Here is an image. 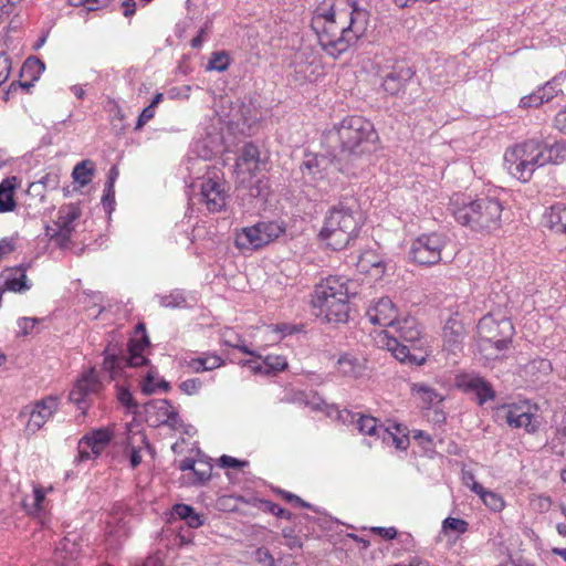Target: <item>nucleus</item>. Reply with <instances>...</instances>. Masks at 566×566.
I'll return each instance as SVG.
<instances>
[{"label":"nucleus","instance_id":"f257e3e1","mask_svg":"<svg viewBox=\"0 0 566 566\" xmlns=\"http://www.w3.org/2000/svg\"><path fill=\"white\" fill-rule=\"evenodd\" d=\"M325 139L352 170L355 161L376 150L379 135L369 119L348 115L326 132Z\"/></svg>","mask_w":566,"mask_h":566},{"label":"nucleus","instance_id":"f03ea898","mask_svg":"<svg viewBox=\"0 0 566 566\" xmlns=\"http://www.w3.org/2000/svg\"><path fill=\"white\" fill-rule=\"evenodd\" d=\"M364 223L358 199L343 196L327 210L317 237L332 250L340 251L355 242Z\"/></svg>","mask_w":566,"mask_h":566},{"label":"nucleus","instance_id":"7ed1b4c3","mask_svg":"<svg viewBox=\"0 0 566 566\" xmlns=\"http://www.w3.org/2000/svg\"><path fill=\"white\" fill-rule=\"evenodd\" d=\"M369 21V10L354 8L349 21L319 23V19H317L312 20L311 27L317 35L321 49L328 56L337 60L366 35Z\"/></svg>","mask_w":566,"mask_h":566},{"label":"nucleus","instance_id":"20e7f679","mask_svg":"<svg viewBox=\"0 0 566 566\" xmlns=\"http://www.w3.org/2000/svg\"><path fill=\"white\" fill-rule=\"evenodd\" d=\"M357 283L345 276H328L316 285L312 305L317 316L328 323H346L349 318V300L358 294Z\"/></svg>","mask_w":566,"mask_h":566},{"label":"nucleus","instance_id":"39448f33","mask_svg":"<svg viewBox=\"0 0 566 566\" xmlns=\"http://www.w3.org/2000/svg\"><path fill=\"white\" fill-rule=\"evenodd\" d=\"M391 328L396 336L387 345L392 356L409 366L423 365L429 356L428 340L418 321L412 316L398 318Z\"/></svg>","mask_w":566,"mask_h":566},{"label":"nucleus","instance_id":"423d86ee","mask_svg":"<svg viewBox=\"0 0 566 566\" xmlns=\"http://www.w3.org/2000/svg\"><path fill=\"white\" fill-rule=\"evenodd\" d=\"M504 208L495 197H479L462 205H454L453 217L461 226L475 232L492 233L502 226Z\"/></svg>","mask_w":566,"mask_h":566},{"label":"nucleus","instance_id":"0eeeda50","mask_svg":"<svg viewBox=\"0 0 566 566\" xmlns=\"http://www.w3.org/2000/svg\"><path fill=\"white\" fill-rule=\"evenodd\" d=\"M148 336L130 338L127 344V356L122 355L115 348L107 346L103 352L104 359L102 369L109 374L111 379L120 376L127 367H140L149 364V359L143 355V352L149 347Z\"/></svg>","mask_w":566,"mask_h":566},{"label":"nucleus","instance_id":"6e6552de","mask_svg":"<svg viewBox=\"0 0 566 566\" xmlns=\"http://www.w3.org/2000/svg\"><path fill=\"white\" fill-rule=\"evenodd\" d=\"M479 346L481 350L494 348L497 353L506 350L515 334L513 323L509 318L495 319L492 314L484 315L478 323Z\"/></svg>","mask_w":566,"mask_h":566},{"label":"nucleus","instance_id":"1a4fd4ad","mask_svg":"<svg viewBox=\"0 0 566 566\" xmlns=\"http://www.w3.org/2000/svg\"><path fill=\"white\" fill-rule=\"evenodd\" d=\"M331 166L342 174H352L349 166L343 160L337 158L336 149H333L328 154L304 151L302 163L300 164V170L304 178H308L311 181L317 182L324 180L328 175Z\"/></svg>","mask_w":566,"mask_h":566},{"label":"nucleus","instance_id":"9d476101","mask_svg":"<svg viewBox=\"0 0 566 566\" xmlns=\"http://www.w3.org/2000/svg\"><path fill=\"white\" fill-rule=\"evenodd\" d=\"M285 232V229L274 221L258 222L243 228L235 235V247L240 250H258L271 243Z\"/></svg>","mask_w":566,"mask_h":566},{"label":"nucleus","instance_id":"9b49d317","mask_svg":"<svg viewBox=\"0 0 566 566\" xmlns=\"http://www.w3.org/2000/svg\"><path fill=\"white\" fill-rule=\"evenodd\" d=\"M448 239L439 232L423 233L417 237L409 249V259L424 266L438 264L441 261V252L446 248Z\"/></svg>","mask_w":566,"mask_h":566},{"label":"nucleus","instance_id":"f8f14e48","mask_svg":"<svg viewBox=\"0 0 566 566\" xmlns=\"http://www.w3.org/2000/svg\"><path fill=\"white\" fill-rule=\"evenodd\" d=\"M101 389L102 381L96 368L92 367L76 380L69 394V400L85 415L90 407L91 396L97 394Z\"/></svg>","mask_w":566,"mask_h":566},{"label":"nucleus","instance_id":"ddd939ff","mask_svg":"<svg viewBox=\"0 0 566 566\" xmlns=\"http://www.w3.org/2000/svg\"><path fill=\"white\" fill-rule=\"evenodd\" d=\"M455 387L465 395H474L479 406L495 399V390L491 382L479 374L457 375Z\"/></svg>","mask_w":566,"mask_h":566},{"label":"nucleus","instance_id":"4468645a","mask_svg":"<svg viewBox=\"0 0 566 566\" xmlns=\"http://www.w3.org/2000/svg\"><path fill=\"white\" fill-rule=\"evenodd\" d=\"M354 8H363L357 0H324L314 11L312 20L319 23L350 19Z\"/></svg>","mask_w":566,"mask_h":566},{"label":"nucleus","instance_id":"2eb2a0df","mask_svg":"<svg viewBox=\"0 0 566 566\" xmlns=\"http://www.w3.org/2000/svg\"><path fill=\"white\" fill-rule=\"evenodd\" d=\"M517 160L528 161L532 165L543 166V142L538 139H527L523 143L515 144L506 149L504 154V161Z\"/></svg>","mask_w":566,"mask_h":566},{"label":"nucleus","instance_id":"dca6fc26","mask_svg":"<svg viewBox=\"0 0 566 566\" xmlns=\"http://www.w3.org/2000/svg\"><path fill=\"white\" fill-rule=\"evenodd\" d=\"M415 71L403 63H398L382 77L384 91L392 96H398L406 91L408 83L413 78Z\"/></svg>","mask_w":566,"mask_h":566},{"label":"nucleus","instance_id":"f3484780","mask_svg":"<svg viewBox=\"0 0 566 566\" xmlns=\"http://www.w3.org/2000/svg\"><path fill=\"white\" fill-rule=\"evenodd\" d=\"M201 200L210 212H219L226 208L228 192L224 185L213 178H208L200 186Z\"/></svg>","mask_w":566,"mask_h":566},{"label":"nucleus","instance_id":"a211bd4d","mask_svg":"<svg viewBox=\"0 0 566 566\" xmlns=\"http://www.w3.org/2000/svg\"><path fill=\"white\" fill-rule=\"evenodd\" d=\"M57 396H46L43 399L35 402L32 409L29 411L30 418L28 422V429L33 432L41 429L44 423L53 416L59 408Z\"/></svg>","mask_w":566,"mask_h":566},{"label":"nucleus","instance_id":"6ab92c4d","mask_svg":"<svg viewBox=\"0 0 566 566\" xmlns=\"http://www.w3.org/2000/svg\"><path fill=\"white\" fill-rule=\"evenodd\" d=\"M336 371L345 378L359 379L368 375L367 359L345 353L336 361Z\"/></svg>","mask_w":566,"mask_h":566},{"label":"nucleus","instance_id":"aec40b11","mask_svg":"<svg viewBox=\"0 0 566 566\" xmlns=\"http://www.w3.org/2000/svg\"><path fill=\"white\" fill-rule=\"evenodd\" d=\"M366 316L371 324L379 326L392 327L398 321L397 310L389 297L379 298L368 308Z\"/></svg>","mask_w":566,"mask_h":566},{"label":"nucleus","instance_id":"412c9836","mask_svg":"<svg viewBox=\"0 0 566 566\" xmlns=\"http://www.w3.org/2000/svg\"><path fill=\"white\" fill-rule=\"evenodd\" d=\"M505 408V421L509 427L514 429L524 428L528 433H534L537 430V424L533 422L534 415L530 411L527 405L511 403Z\"/></svg>","mask_w":566,"mask_h":566},{"label":"nucleus","instance_id":"4be33fe9","mask_svg":"<svg viewBox=\"0 0 566 566\" xmlns=\"http://www.w3.org/2000/svg\"><path fill=\"white\" fill-rule=\"evenodd\" d=\"M465 336V328L462 322L457 318H449L443 327V346L449 352L455 353L461 349Z\"/></svg>","mask_w":566,"mask_h":566},{"label":"nucleus","instance_id":"5701e85b","mask_svg":"<svg viewBox=\"0 0 566 566\" xmlns=\"http://www.w3.org/2000/svg\"><path fill=\"white\" fill-rule=\"evenodd\" d=\"M113 438V431L108 428L92 430L82 437V446L87 444L94 457H99Z\"/></svg>","mask_w":566,"mask_h":566},{"label":"nucleus","instance_id":"b1692460","mask_svg":"<svg viewBox=\"0 0 566 566\" xmlns=\"http://www.w3.org/2000/svg\"><path fill=\"white\" fill-rule=\"evenodd\" d=\"M15 187L17 177H8L0 182V213L11 212L15 209Z\"/></svg>","mask_w":566,"mask_h":566},{"label":"nucleus","instance_id":"393cba45","mask_svg":"<svg viewBox=\"0 0 566 566\" xmlns=\"http://www.w3.org/2000/svg\"><path fill=\"white\" fill-rule=\"evenodd\" d=\"M45 491L41 485L33 486V496L30 502L28 497L23 499L22 505L29 515L41 518L44 515Z\"/></svg>","mask_w":566,"mask_h":566},{"label":"nucleus","instance_id":"a878e982","mask_svg":"<svg viewBox=\"0 0 566 566\" xmlns=\"http://www.w3.org/2000/svg\"><path fill=\"white\" fill-rule=\"evenodd\" d=\"M504 167L507 172L522 182H528L534 174V171L538 168V166L532 165L528 161L517 160L513 164V161H504Z\"/></svg>","mask_w":566,"mask_h":566},{"label":"nucleus","instance_id":"bb28decb","mask_svg":"<svg viewBox=\"0 0 566 566\" xmlns=\"http://www.w3.org/2000/svg\"><path fill=\"white\" fill-rule=\"evenodd\" d=\"M172 514L185 521L191 528H198L203 524V516L195 511L191 505L179 503L172 506Z\"/></svg>","mask_w":566,"mask_h":566},{"label":"nucleus","instance_id":"cd10ccee","mask_svg":"<svg viewBox=\"0 0 566 566\" xmlns=\"http://www.w3.org/2000/svg\"><path fill=\"white\" fill-rule=\"evenodd\" d=\"M543 166L546 164L559 165L566 160V143L555 142L554 144L543 143Z\"/></svg>","mask_w":566,"mask_h":566},{"label":"nucleus","instance_id":"c85d7f7f","mask_svg":"<svg viewBox=\"0 0 566 566\" xmlns=\"http://www.w3.org/2000/svg\"><path fill=\"white\" fill-rule=\"evenodd\" d=\"M224 365V360L216 354H206L202 357L190 359L188 366L195 373L209 371Z\"/></svg>","mask_w":566,"mask_h":566},{"label":"nucleus","instance_id":"c756f323","mask_svg":"<svg viewBox=\"0 0 566 566\" xmlns=\"http://www.w3.org/2000/svg\"><path fill=\"white\" fill-rule=\"evenodd\" d=\"M81 213L82 211L78 205L70 203L62 206L59 209L56 226L66 229L65 232L67 233L69 229L74 230L73 223L81 217Z\"/></svg>","mask_w":566,"mask_h":566},{"label":"nucleus","instance_id":"7c9ffc66","mask_svg":"<svg viewBox=\"0 0 566 566\" xmlns=\"http://www.w3.org/2000/svg\"><path fill=\"white\" fill-rule=\"evenodd\" d=\"M253 357L262 360L263 375H276L289 367L286 357L281 355L262 356L256 353V356Z\"/></svg>","mask_w":566,"mask_h":566},{"label":"nucleus","instance_id":"2f4dec72","mask_svg":"<svg viewBox=\"0 0 566 566\" xmlns=\"http://www.w3.org/2000/svg\"><path fill=\"white\" fill-rule=\"evenodd\" d=\"M471 491L478 494L483 503L494 512H500L504 507L503 499L495 492L485 490L480 483L474 482Z\"/></svg>","mask_w":566,"mask_h":566},{"label":"nucleus","instance_id":"473e14b6","mask_svg":"<svg viewBox=\"0 0 566 566\" xmlns=\"http://www.w3.org/2000/svg\"><path fill=\"white\" fill-rule=\"evenodd\" d=\"M385 426L378 424V420L369 415L360 413L358 418H356V429L366 436H371L380 439Z\"/></svg>","mask_w":566,"mask_h":566},{"label":"nucleus","instance_id":"72a5a7b5","mask_svg":"<svg viewBox=\"0 0 566 566\" xmlns=\"http://www.w3.org/2000/svg\"><path fill=\"white\" fill-rule=\"evenodd\" d=\"M94 172V163L90 159H85L75 165L72 171V178L81 187H84L92 181Z\"/></svg>","mask_w":566,"mask_h":566},{"label":"nucleus","instance_id":"f704fd0d","mask_svg":"<svg viewBox=\"0 0 566 566\" xmlns=\"http://www.w3.org/2000/svg\"><path fill=\"white\" fill-rule=\"evenodd\" d=\"M45 70V64L36 56H29L22 64L20 76L33 82L38 81Z\"/></svg>","mask_w":566,"mask_h":566},{"label":"nucleus","instance_id":"c9c22d12","mask_svg":"<svg viewBox=\"0 0 566 566\" xmlns=\"http://www.w3.org/2000/svg\"><path fill=\"white\" fill-rule=\"evenodd\" d=\"M170 408L171 403L168 399H153L144 405L148 421L151 420L153 417H156V419L165 418Z\"/></svg>","mask_w":566,"mask_h":566},{"label":"nucleus","instance_id":"e433bc0d","mask_svg":"<svg viewBox=\"0 0 566 566\" xmlns=\"http://www.w3.org/2000/svg\"><path fill=\"white\" fill-rule=\"evenodd\" d=\"M212 464L209 460H197L190 483L196 486L206 484L211 479Z\"/></svg>","mask_w":566,"mask_h":566},{"label":"nucleus","instance_id":"4c0bfd02","mask_svg":"<svg viewBox=\"0 0 566 566\" xmlns=\"http://www.w3.org/2000/svg\"><path fill=\"white\" fill-rule=\"evenodd\" d=\"M159 304L167 308H184L186 307V296L182 290H172L167 295H157Z\"/></svg>","mask_w":566,"mask_h":566},{"label":"nucleus","instance_id":"58836bf2","mask_svg":"<svg viewBox=\"0 0 566 566\" xmlns=\"http://www.w3.org/2000/svg\"><path fill=\"white\" fill-rule=\"evenodd\" d=\"M412 392L417 394L427 405L440 403L443 400V397L436 389L426 384H413Z\"/></svg>","mask_w":566,"mask_h":566},{"label":"nucleus","instance_id":"ea45409f","mask_svg":"<svg viewBox=\"0 0 566 566\" xmlns=\"http://www.w3.org/2000/svg\"><path fill=\"white\" fill-rule=\"evenodd\" d=\"M382 433L380 436V439L384 443H392L397 450L405 451L408 449L410 440L408 434H401L398 436L397 433H394L390 427H385L384 430H381Z\"/></svg>","mask_w":566,"mask_h":566},{"label":"nucleus","instance_id":"a19ab883","mask_svg":"<svg viewBox=\"0 0 566 566\" xmlns=\"http://www.w3.org/2000/svg\"><path fill=\"white\" fill-rule=\"evenodd\" d=\"M223 344L228 347H232L235 349H239L243 354L250 355V356H256V352L250 349L247 345L244 339L238 334H234L232 331H227L223 334Z\"/></svg>","mask_w":566,"mask_h":566},{"label":"nucleus","instance_id":"79ce46f5","mask_svg":"<svg viewBox=\"0 0 566 566\" xmlns=\"http://www.w3.org/2000/svg\"><path fill=\"white\" fill-rule=\"evenodd\" d=\"M469 524L462 518L447 517L442 522V532L444 534L455 533L464 534L468 531Z\"/></svg>","mask_w":566,"mask_h":566},{"label":"nucleus","instance_id":"37998d69","mask_svg":"<svg viewBox=\"0 0 566 566\" xmlns=\"http://www.w3.org/2000/svg\"><path fill=\"white\" fill-rule=\"evenodd\" d=\"M230 65V59L226 52H213L208 62L207 70L223 72Z\"/></svg>","mask_w":566,"mask_h":566},{"label":"nucleus","instance_id":"c03bdc74","mask_svg":"<svg viewBox=\"0 0 566 566\" xmlns=\"http://www.w3.org/2000/svg\"><path fill=\"white\" fill-rule=\"evenodd\" d=\"M562 80H563L562 76L557 75V76L553 77L551 81H548L544 86L538 88L539 92L543 94L545 102H549L556 95H558L559 93H563V90L560 87Z\"/></svg>","mask_w":566,"mask_h":566},{"label":"nucleus","instance_id":"a18cd8bd","mask_svg":"<svg viewBox=\"0 0 566 566\" xmlns=\"http://www.w3.org/2000/svg\"><path fill=\"white\" fill-rule=\"evenodd\" d=\"M42 187L44 190H55L59 187V176L56 174L49 172L43 176L39 181L32 182L29 187V191H36Z\"/></svg>","mask_w":566,"mask_h":566},{"label":"nucleus","instance_id":"49530a36","mask_svg":"<svg viewBox=\"0 0 566 566\" xmlns=\"http://www.w3.org/2000/svg\"><path fill=\"white\" fill-rule=\"evenodd\" d=\"M260 509L280 518L291 520L293 516V514L290 511L285 510L284 507L280 506L279 504L270 500H261Z\"/></svg>","mask_w":566,"mask_h":566},{"label":"nucleus","instance_id":"de8ad7c7","mask_svg":"<svg viewBox=\"0 0 566 566\" xmlns=\"http://www.w3.org/2000/svg\"><path fill=\"white\" fill-rule=\"evenodd\" d=\"M412 438L419 441V444L424 449L426 452H432L434 450V442L430 434L422 430H413Z\"/></svg>","mask_w":566,"mask_h":566},{"label":"nucleus","instance_id":"09e8293b","mask_svg":"<svg viewBox=\"0 0 566 566\" xmlns=\"http://www.w3.org/2000/svg\"><path fill=\"white\" fill-rule=\"evenodd\" d=\"M543 103H545V99L543 97V94L538 90L530 95L523 96L520 101V107H538Z\"/></svg>","mask_w":566,"mask_h":566},{"label":"nucleus","instance_id":"8fccbe9b","mask_svg":"<svg viewBox=\"0 0 566 566\" xmlns=\"http://www.w3.org/2000/svg\"><path fill=\"white\" fill-rule=\"evenodd\" d=\"M117 399L123 406H125L129 410H133V412H137L135 409L138 408V403L135 401L129 389L119 388L117 392Z\"/></svg>","mask_w":566,"mask_h":566},{"label":"nucleus","instance_id":"3c124183","mask_svg":"<svg viewBox=\"0 0 566 566\" xmlns=\"http://www.w3.org/2000/svg\"><path fill=\"white\" fill-rule=\"evenodd\" d=\"M202 387V381L199 378H189L180 382L179 388L180 390L188 395L192 396L200 391Z\"/></svg>","mask_w":566,"mask_h":566},{"label":"nucleus","instance_id":"603ef678","mask_svg":"<svg viewBox=\"0 0 566 566\" xmlns=\"http://www.w3.org/2000/svg\"><path fill=\"white\" fill-rule=\"evenodd\" d=\"M59 549L65 552L70 558H75L80 553V546L76 539H71L70 537H64L60 542Z\"/></svg>","mask_w":566,"mask_h":566},{"label":"nucleus","instance_id":"864d4df0","mask_svg":"<svg viewBox=\"0 0 566 566\" xmlns=\"http://www.w3.org/2000/svg\"><path fill=\"white\" fill-rule=\"evenodd\" d=\"M156 377H157L156 370H154L153 368L149 369L142 382L143 394L151 395V394L156 392V385H157Z\"/></svg>","mask_w":566,"mask_h":566},{"label":"nucleus","instance_id":"5fc2aeb1","mask_svg":"<svg viewBox=\"0 0 566 566\" xmlns=\"http://www.w3.org/2000/svg\"><path fill=\"white\" fill-rule=\"evenodd\" d=\"M218 464L220 468H223V469H241V468H244L249 464L248 461H244V460H239L237 458H233V457H230V455H227V454H223L219 458L218 460Z\"/></svg>","mask_w":566,"mask_h":566},{"label":"nucleus","instance_id":"6e6d98bb","mask_svg":"<svg viewBox=\"0 0 566 566\" xmlns=\"http://www.w3.org/2000/svg\"><path fill=\"white\" fill-rule=\"evenodd\" d=\"M11 72V59L6 52L0 53V86L7 82Z\"/></svg>","mask_w":566,"mask_h":566},{"label":"nucleus","instance_id":"4d7b16f0","mask_svg":"<svg viewBox=\"0 0 566 566\" xmlns=\"http://www.w3.org/2000/svg\"><path fill=\"white\" fill-rule=\"evenodd\" d=\"M102 203L107 210L108 213H111L114 210L115 205V189L114 187H111L108 185H105L104 187V193L102 197Z\"/></svg>","mask_w":566,"mask_h":566},{"label":"nucleus","instance_id":"13d9d810","mask_svg":"<svg viewBox=\"0 0 566 566\" xmlns=\"http://www.w3.org/2000/svg\"><path fill=\"white\" fill-rule=\"evenodd\" d=\"M180 421L181 420L179 418L178 412L171 407L169 409V411L167 412V415L165 416V418L155 419L154 422L156 424H166V426L175 428Z\"/></svg>","mask_w":566,"mask_h":566},{"label":"nucleus","instance_id":"bf43d9fd","mask_svg":"<svg viewBox=\"0 0 566 566\" xmlns=\"http://www.w3.org/2000/svg\"><path fill=\"white\" fill-rule=\"evenodd\" d=\"M109 0H80V2H73V7H86L88 11H96L107 7Z\"/></svg>","mask_w":566,"mask_h":566},{"label":"nucleus","instance_id":"052dcab7","mask_svg":"<svg viewBox=\"0 0 566 566\" xmlns=\"http://www.w3.org/2000/svg\"><path fill=\"white\" fill-rule=\"evenodd\" d=\"M370 532L376 535H379L380 537H382L384 539H387V541L396 538V536L398 534L397 528L394 526H390V527L374 526L370 528Z\"/></svg>","mask_w":566,"mask_h":566},{"label":"nucleus","instance_id":"680f3d73","mask_svg":"<svg viewBox=\"0 0 566 566\" xmlns=\"http://www.w3.org/2000/svg\"><path fill=\"white\" fill-rule=\"evenodd\" d=\"M283 536L286 538V545L290 549L302 548V541L298 536L294 535L293 528L283 530Z\"/></svg>","mask_w":566,"mask_h":566},{"label":"nucleus","instance_id":"e2e57ef3","mask_svg":"<svg viewBox=\"0 0 566 566\" xmlns=\"http://www.w3.org/2000/svg\"><path fill=\"white\" fill-rule=\"evenodd\" d=\"M279 494L287 502L290 503H294L301 507H305V509H311V504L305 502L304 500H302L300 496H297L296 494H293L291 492H287V491H284V490H279L277 491Z\"/></svg>","mask_w":566,"mask_h":566},{"label":"nucleus","instance_id":"0e129e2a","mask_svg":"<svg viewBox=\"0 0 566 566\" xmlns=\"http://www.w3.org/2000/svg\"><path fill=\"white\" fill-rule=\"evenodd\" d=\"M155 116V108L150 105L146 106L139 114L135 129H140L148 120Z\"/></svg>","mask_w":566,"mask_h":566},{"label":"nucleus","instance_id":"69168bd1","mask_svg":"<svg viewBox=\"0 0 566 566\" xmlns=\"http://www.w3.org/2000/svg\"><path fill=\"white\" fill-rule=\"evenodd\" d=\"M242 158L247 163L259 160V149L253 144H247L242 150Z\"/></svg>","mask_w":566,"mask_h":566},{"label":"nucleus","instance_id":"338daca9","mask_svg":"<svg viewBox=\"0 0 566 566\" xmlns=\"http://www.w3.org/2000/svg\"><path fill=\"white\" fill-rule=\"evenodd\" d=\"M274 332L280 333L283 337L293 335L297 333L300 329L296 325H291L287 323H279L274 325Z\"/></svg>","mask_w":566,"mask_h":566},{"label":"nucleus","instance_id":"774afa93","mask_svg":"<svg viewBox=\"0 0 566 566\" xmlns=\"http://www.w3.org/2000/svg\"><path fill=\"white\" fill-rule=\"evenodd\" d=\"M554 127L566 134V106L555 115Z\"/></svg>","mask_w":566,"mask_h":566}]
</instances>
